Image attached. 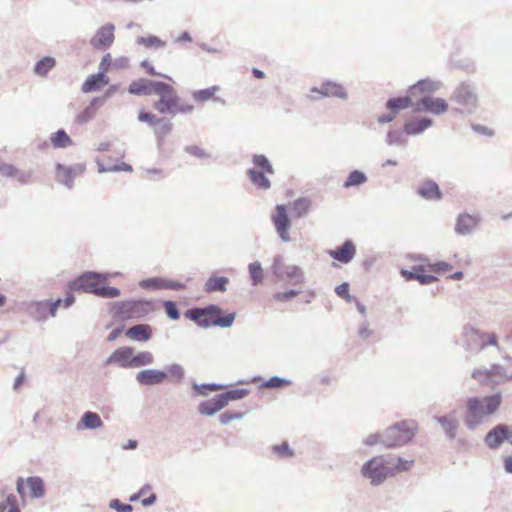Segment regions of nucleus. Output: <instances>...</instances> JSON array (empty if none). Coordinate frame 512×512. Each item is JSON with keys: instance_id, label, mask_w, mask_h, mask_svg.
<instances>
[{"instance_id": "13d9d810", "label": "nucleus", "mask_w": 512, "mask_h": 512, "mask_svg": "<svg viewBox=\"0 0 512 512\" xmlns=\"http://www.w3.org/2000/svg\"><path fill=\"white\" fill-rule=\"evenodd\" d=\"M110 507L116 509L118 512H131L132 506L129 504H122L118 499L110 501Z\"/></svg>"}, {"instance_id": "4d7b16f0", "label": "nucleus", "mask_w": 512, "mask_h": 512, "mask_svg": "<svg viewBox=\"0 0 512 512\" xmlns=\"http://www.w3.org/2000/svg\"><path fill=\"white\" fill-rule=\"evenodd\" d=\"M480 339L482 341L481 348H484L487 345L497 346V336L494 333L482 334Z\"/></svg>"}, {"instance_id": "052dcab7", "label": "nucleus", "mask_w": 512, "mask_h": 512, "mask_svg": "<svg viewBox=\"0 0 512 512\" xmlns=\"http://www.w3.org/2000/svg\"><path fill=\"white\" fill-rule=\"evenodd\" d=\"M129 66V60L126 57H119L113 60L112 70L126 69Z\"/></svg>"}, {"instance_id": "49530a36", "label": "nucleus", "mask_w": 512, "mask_h": 512, "mask_svg": "<svg viewBox=\"0 0 512 512\" xmlns=\"http://www.w3.org/2000/svg\"><path fill=\"white\" fill-rule=\"evenodd\" d=\"M253 163L257 167L261 168L264 172L269 174L273 173V168L270 165L268 159L264 155H255L253 157Z\"/></svg>"}, {"instance_id": "680f3d73", "label": "nucleus", "mask_w": 512, "mask_h": 512, "mask_svg": "<svg viewBox=\"0 0 512 512\" xmlns=\"http://www.w3.org/2000/svg\"><path fill=\"white\" fill-rule=\"evenodd\" d=\"M44 495V484L39 478H34V497H41Z\"/></svg>"}, {"instance_id": "7c9ffc66", "label": "nucleus", "mask_w": 512, "mask_h": 512, "mask_svg": "<svg viewBox=\"0 0 512 512\" xmlns=\"http://www.w3.org/2000/svg\"><path fill=\"white\" fill-rule=\"evenodd\" d=\"M219 91L220 87L215 85L206 89L194 91L192 96L196 102L203 103L215 99V96Z\"/></svg>"}, {"instance_id": "79ce46f5", "label": "nucleus", "mask_w": 512, "mask_h": 512, "mask_svg": "<svg viewBox=\"0 0 512 512\" xmlns=\"http://www.w3.org/2000/svg\"><path fill=\"white\" fill-rule=\"evenodd\" d=\"M366 181V176L361 171H352L344 183V187L357 186Z\"/></svg>"}, {"instance_id": "473e14b6", "label": "nucleus", "mask_w": 512, "mask_h": 512, "mask_svg": "<svg viewBox=\"0 0 512 512\" xmlns=\"http://www.w3.org/2000/svg\"><path fill=\"white\" fill-rule=\"evenodd\" d=\"M411 104L412 101L409 97H398L388 100L386 107L397 114L399 111L409 108Z\"/></svg>"}, {"instance_id": "412c9836", "label": "nucleus", "mask_w": 512, "mask_h": 512, "mask_svg": "<svg viewBox=\"0 0 512 512\" xmlns=\"http://www.w3.org/2000/svg\"><path fill=\"white\" fill-rule=\"evenodd\" d=\"M479 218L470 214L459 215L456 223L455 230L459 234H468L478 225Z\"/></svg>"}, {"instance_id": "4468645a", "label": "nucleus", "mask_w": 512, "mask_h": 512, "mask_svg": "<svg viewBox=\"0 0 512 512\" xmlns=\"http://www.w3.org/2000/svg\"><path fill=\"white\" fill-rule=\"evenodd\" d=\"M140 286L144 289H172L181 290L184 285L180 282L163 279V278H150L140 282Z\"/></svg>"}, {"instance_id": "864d4df0", "label": "nucleus", "mask_w": 512, "mask_h": 512, "mask_svg": "<svg viewBox=\"0 0 512 512\" xmlns=\"http://www.w3.org/2000/svg\"><path fill=\"white\" fill-rule=\"evenodd\" d=\"M164 309L169 318L177 320L180 317V313L176 304L173 301L164 302Z\"/></svg>"}, {"instance_id": "f257e3e1", "label": "nucleus", "mask_w": 512, "mask_h": 512, "mask_svg": "<svg viewBox=\"0 0 512 512\" xmlns=\"http://www.w3.org/2000/svg\"><path fill=\"white\" fill-rule=\"evenodd\" d=\"M155 94L159 99L153 106L160 114H185L192 112L194 108L192 104L182 100L176 90L165 82L157 84Z\"/></svg>"}, {"instance_id": "ddd939ff", "label": "nucleus", "mask_w": 512, "mask_h": 512, "mask_svg": "<svg viewBox=\"0 0 512 512\" xmlns=\"http://www.w3.org/2000/svg\"><path fill=\"white\" fill-rule=\"evenodd\" d=\"M328 254L333 259L346 264L354 258L356 254V248L353 242L348 240L342 246L337 247L336 249L333 250H329Z\"/></svg>"}, {"instance_id": "e2e57ef3", "label": "nucleus", "mask_w": 512, "mask_h": 512, "mask_svg": "<svg viewBox=\"0 0 512 512\" xmlns=\"http://www.w3.org/2000/svg\"><path fill=\"white\" fill-rule=\"evenodd\" d=\"M492 373L487 371L476 370L473 372L472 377L477 379L480 383H485V379H488Z\"/></svg>"}, {"instance_id": "72a5a7b5", "label": "nucleus", "mask_w": 512, "mask_h": 512, "mask_svg": "<svg viewBox=\"0 0 512 512\" xmlns=\"http://www.w3.org/2000/svg\"><path fill=\"white\" fill-rule=\"evenodd\" d=\"M311 207V201L307 198H299L292 203V211L295 217L300 218L306 215Z\"/></svg>"}, {"instance_id": "a211bd4d", "label": "nucleus", "mask_w": 512, "mask_h": 512, "mask_svg": "<svg viewBox=\"0 0 512 512\" xmlns=\"http://www.w3.org/2000/svg\"><path fill=\"white\" fill-rule=\"evenodd\" d=\"M61 300L55 302H38L34 306V318L42 320L48 316H55L57 308L61 305Z\"/></svg>"}, {"instance_id": "3c124183", "label": "nucleus", "mask_w": 512, "mask_h": 512, "mask_svg": "<svg viewBox=\"0 0 512 512\" xmlns=\"http://www.w3.org/2000/svg\"><path fill=\"white\" fill-rule=\"evenodd\" d=\"M285 275L287 278L295 280L296 283L303 281V274L297 266H290L286 269Z\"/></svg>"}, {"instance_id": "603ef678", "label": "nucleus", "mask_w": 512, "mask_h": 512, "mask_svg": "<svg viewBox=\"0 0 512 512\" xmlns=\"http://www.w3.org/2000/svg\"><path fill=\"white\" fill-rule=\"evenodd\" d=\"M101 418H82L77 424L78 429L97 428L101 425Z\"/></svg>"}, {"instance_id": "bf43d9fd", "label": "nucleus", "mask_w": 512, "mask_h": 512, "mask_svg": "<svg viewBox=\"0 0 512 512\" xmlns=\"http://www.w3.org/2000/svg\"><path fill=\"white\" fill-rule=\"evenodd\" d=\"M336 293L341 298L345 299L346 301H351V296L349 294V285L348 283H342L341 285L336 287Z\"/></svg>"}, {"instance_id": "e433bc0d", "label": "nucleus", "mask_w": 512, "mask_h": 512, "mask_svg": "<svg viewBox=\"0 0 512 512\" xmlns=\"http://www.w3.org/2000/svg\"><path fill=\"white\" fill-rule=\"evenodd\" d=\"M250 393V390L244 387H236L228 390L227 392L221 394L222 397L225 398L226 404L231 400H239L246 397Z\"/></svg>"}, {"instance_id": "c756f323", "label": "nucleus", "mask_w": 512, "mask_h": 512, "mask_svg": "<svg viewBox=\"0 0 512 512\" xmlns=\"http://www.w3.org/2000/svg\"><path fill=\"white\" fill-rule=\"evenodd\" d=\"M229 282V279L224 276H213L210 277L205 283V291L206 292H224L226 290V286Z\"/></svg>"}, {"instance_id": "5701e85b", "label": "nucleus", "mask_w": 512, "mask_h": 512, "mask_svg": "<svg viewBox=\"0 0 512 512\" xmlns=\"http://www.w3.org/2000/svg\"><path fill=\"white\" fill-rule=\"evenodd\" d=\"M312 91L327 97H346L345 89L341 85L333 82H325L321 84L319 88H313Z\"/></svg>"}, {"instance_id": "cd10ccee", "label": "nucleus", "mask_w": 512, "mask_h": 512, "mask_svg": "<svg viewBox=\"0 0 512 512\" xmlns=\"http://www.w3.org/2000/svg\"><path fill=\"white\" fill-rule=\"evenodd\" d=\"M418 193L427 200H439L441 198L438 185L432 181L424 182L418 188Z\"/></svg>"}, {"instance_id": "b1692460", "label": "nucleus", "mask_w": 512, "mask_h": 512, "mask_svg": "<svg viewBox=\"0 0 512 512\" xmlns=\"http://www.w3.org/2000/svg\"><path fill=\"white\" fill-rule=\"evenodd\" d=\"M452 270V266L444 261H439L435 263H431L428 259H422V266L420 267V271H425V274H444L450 272Z\"/></svg>"}, {"instance_id": "09e8293b", "label": "nucleus", "mask_w": 512, "mask_h": 512, "mask_svg": "<svg viewBox=\"0 0 512 512\" xmlns=\"http://www.w3.org/2000/svg\"><path fill=\"white\" fill-rule=\"evenodd\" d=\"M112 64H113V59H112V55L110 53H106L102 59H101V62L99 64V74H104V75H107V73L112 70Z\"/></svg>"}, {"instance_id": "774afa93", "label": "nucleus", "mask_w": 512, "mask_h": 512, "mask_svg": "<svg viewBox=\"0 0 512 512\" xmlns=\"http://www.w3.org/2000/svg\"><path fill=\"white\" fill-rule=\"evenodd\" d=\"M504 468L507 473H512V456L504 458Z\"/></svg>"}, {"instance_id": "c03bdc74", "label": "nucleus", "mask_w": 512, "mask_h": 512, "mask_svg": "<svg viewBox=\"0 0 512 512\" xmlns=\"http://www.w3.org/2000/svg\"><path fill=\"white\" fill-rule=\"evenodd\" d=\"M161 117H157L152 112H148L145 110H141L138 114V120L140 122L148 123L152 127H154L159 121L161 120Z\"/></svg>"}, {"instance_id": "de8ad7c7", "label": "nucleus", "mask_w": 512, "mask_h": 512, "mask_svg": "<svg viewBox=\"0 0 512 512\" xmlns=\"http://www.w3.org/2000/svg\"><path fill=\"white\" fill-rule=\"evenodd\" d=\"M95 103L96 100H93L91 104L77 116L78 122L85 123L94 117L96 114Z\"/></svg>"}, {"instance_id": "393cba45", "label": "nucleus", "mask_w": 512, "mask_h": 512, "mask_svg": "<svg viewBox=\"0 0 512 512\" xmlns=\"http://www.w3.org/2000/svg\"><path fill=\"white\" fill-rule=\"evenodd\" d=\"M225 398L222 395H216L215 397L208 399L201 403L200 412L206 415H212L219 410H221L224 406H226Z\"/></svg>"}, {"instance_id": "58836bf2", "label": "nucleus", "mask_w": 512, "mask_h": 512, "mask_svg": "<svg viewBox=\"0 0 512 512\" xmlns=\"http://www.w3.org/2000/svg\"><path fill=\"white\" fill-rule=\"evenodd\" d=\"M249 177L254 185L261 189H268L270 187L269 180L264 176L263 172L250 169L248 171Z\"/></svg>"}, {"instance_id": "37998d69", "label": "nucleus", "mask_w": 512, "mask_h": 512, "mask_svg": "<svg viewBox=\"0 0 512 512\" xmlns=\"http://www.w3.org/2000/svg\"><path fill=\"white\" fill-rule=\"evenodd\" d=\"M289 384H290L289 380L275 376V377L270 378L266 382H264L261 385V387L262 388H277L278 389V388L286 387Z\"/></svg>"}, {"instance_id": "338daca9", "label": "nucleus", "mask_w": 512, "mask_h": 512, "mask_svg": "<svg viewBox=\"0 0 512 512\" xmlns=\"http://www.w3.org/2000/svg\"><path fill=\"white\" fill-rule=\"evenodd\" d=\"M396 112H390L388 115H383L378 118V122L381 124L391 122L396 117Z\"/></svg>"}, {"instance_id": "5fc2aeb1", "label": "nucleus", "mask_w": 512, "mask_h": 512, "mask_svg": "<svg viewBox=\"0 0 512 512\" xmlns=\"http://www.w3.org/2000/svg\"><path fill=\"white\" fill-rule=\"evenodd\" d=\"M300 292L296 290H290L287 292H279L274 294V299L279 302H287L291 300L293 297L297 296Z\"/></svg>"}, {"instance_id": "39448f33", "label": "nucleus", "mask_w": 512, "mask_h": 512, "mask_svg": "<svg viewBox=\"0 0 512 512\" xmlns=\"http://www.w3.org/2000/svg\"><path fill=\"white\" fill-rule=\"evenodd\" d=\"M364 477L370 479L373 485H379L390 476L388 461L382 456H377L366 462L362 467Z\"/></svg>"}, {"instance_id": "0e129e2a", "label": "nucleus", "mask_w": 512, "mask_h": 512, "mask_svg": "<svg viewBox=\"0 0 512 512\" xmlns=\"http://www.w3.org/2000/svg\"><path fill=\"white\" fill-rule=\"evenodd\" d=\"M141 66L145 69L147 74L151 76H160V74L155 71L153 65L148 60H144L141 63Z\"/></svg>"}, {"instance_id": "c85d7f7f", "label": "nucleus", "mask_w": 512, "mask_h": 512, "mask_svg": "<svg viewBox=\"0 0 512 512\" xmlns=\"http://www.w3.org/2000/svg\"><path fill=\"white\" fill-rule=\"evenodd\" d=\"M16 490L23 503L32 498V476L27 477L26 480L23 477H18Z\"/></svg>"}, {"instance_id": "69168bd1", "label": "nucleus", "mask_w": 512, "mask_h": 512, "mask_svg": "<svg viewBox=\"0 0 512 512\" xmlns=\"http://www.w3.org/2000/svg\"><path fill=\"white\" fill-rule=\"evenodd\" d=\"M7 501L9 502L10 509L8 512H20L19 508L16 505V498L14 495H9L7 497Z\"/></svg>"}, {"instance_id": "f3484780", "label": "nucleus", "mask_w": 512, "mask_h": 512, "mask_svg": "<svg viewBox=\"0 0 512 512\" xmlns=\"http://www.w3.org/2000/svg\"><path fill=\"white\" fill-rule=\"evenodd\" d=\"M167 375L163 371L147 369L140 371L136 379L141 385H155L164 382Z\"/></svg>"}, {"instance_id": "0eeeda50", "label": "nucleus", "mask_w": 512, "mask_h": 512, "mask_svg": "<svg viewBox=\"0 0 512 512\" xmlns=\"http://www.w3.org/2000/svg\"><path fill=\"white\" fill-rule=\"evenodd\" d=\"M115 26L107 23L97 29L90 43L96 50H105L109 48L115 40Z\"/></svg>"}, {"instance_id": "4c0bfd02", "label": "nucleus", "mask_w": 512, "mask_h": 512, "mask_svg": "<svg viewBox=\"0 0 512 512\" xmlns=\"http://www.w3.org/2000/svg\"><path fill=\"white\" fill-rule=\"evenodd\" d=\"M172 130V123L162 118L159 123L153 127L154 134L159 140L164 139Z\"/></svg>"}, {"instance_id": "f704fd0d", "label": "nucleus", "mask_w": 512, "mask_h": 512, "mask_svg": "<svg viewBox=\"0 0 512 512\" xmlns=\"http://www.w3.org/2000/svg\"><path fill=\"white\" fill-rule=\"evenodd\" d=\"M50 140L55 148H66L72 144V140L62 129L52 134Z\"/></svg>"}, {"instance_id": "a18cd8bd", "label": "nucleus", "mask_w": 512, "mask_h": 512, "mask_svg": "<svg viewBox=\"0 0 512 512\" xmlns=\"http://www.w3.org/2000/svg\"><path fill=\"white\" fill-rule=\"evenodd\" d=\"M138 43L142 44L146 47H155V48L163 47L165 45V42L156 36L140 37L138 39Z\"/></svg>"}, {"instance_id": "8fccbe9b", "label": "nucleus", "mask_w": 512, "mask_h": 512, "mask_svg": "<svg viewBox=\"0 0 512 512\" xmlns=\"http://www.w3.org/2000/svg\"><path fill=\"white\" fill-rule=\"evenodd\" d=\"M433 90V84L428 81H419L417 84L410 88V93L415 95L416 93H424Z\"/></svg>"}, {"instance_id": "6e6d98bb", "label": "nucleus", "mask_w": 512, "mask_h": 512, "mask_svg": "<svg viewBox=\"0 0 512 512\" xmlns=\"http://www.w3.org/2000/svg\"><path fill=\"white\" fill-rule=\"evenodd\" d=\"M273 450L280 456V457H291L294 455L292 450L289 448L288 444L286 442H283L280 445H276L273 447Z\"/></svg>"}, {"instance_id": "bb28decb", "label": "nucleus", "mask_w": 512, "mask_h": 512, "mask_svg": "<svg viewBox=\"0 0 512 512\" xmlns=\"http://www.w3.org/2000/svg\"><path fill=\"white\" fill-rule=\"evenodd\" d=\"M455 99L458 103L469 107H475L477 103L475 94L466 85H461L457 89Z\"/></svg>"}, {"instance_id": "2eb2a0df", "label": "nucleus", "mask_w": 512, "mask_h": 512, "mask_svg": "<svg viewBox=\"0 0 512 512\" xmlns=\"http://www.w3.org/2000/svg\"><path fill=\"white\" fill-rule=\"evenodd\" d=\"M387 461L391 477H394L403 472L410 471L415 463V460L413 458L406 459L397 456L388 457Z\"/></svg>"}, {"instance_id": "c9c22d12", "label": "nucleus", "mask_w": 512, "mask_h": 512, "mask_svg": "<svg viewBox=\"0 0 512 512\" xmlns=\"http://www.w3.org/2000/svg\"><path fill=\"white\" fill-rule=\"evenodd\" d=\"M55 64L56 62L53 57H44L36 63L34 71L40 76H45L47 72L55 66Z\"/></svg>"}, {"instance_id": "9b49d317", "label": "nucleus", "mask_w": 512, "mask_h": 512, "mask_svg": "<svg viewBox=\"0 0 512 512\" xmlns=\"http://www.w3.org/2000/svg\"><path fill=\"white\" fill-rule=\"evenodd\" d=\"M134 350L131 347L124 346L116 349L107 359V364H117L121 367H132V358Z\"/></svg>"}, {"instance_id": "1a4fd4ad", "label": "nucleus", "mask_w": 512, "mask_h": 512, "mask_svg": "<svg viewBox=\"0 0 512 512\" xmlns=\"http://www.w3.org/2000/svg\"><path fill=\"white\" fill-rule=\"evenodd\" d=\"M421 266L422 259L419 258L417 262L412 266V270L402 269L400 274L406 281L416 280L421 285H427L438 280L436 276L432 274H425V271H420Z\"/></svg>"}, {"instance_id": "4be33fe9", "label": "nucleus", "mask_w": 512, "mask_h": 512, "mask_svg": "<svg viewBox=\"0 0 512 512\" xmlns=\"http://www.w3.org/2000/svg\"><path fill=\"white\" fill-rule=\"evenodd\" d=\"M126 336L132 340L146 342L152 336V329L147 324H138L126 331Z\"/></svg>"}, {"instance_id": "a878e982", "label": "nucleus", "mask_w": 512, "mask_h": 512, "mask_svg": "<svg viewBox=\"0 0 512 512\" xmlns=\"http://www.w3.org/2000/svg\"><path fill=\"white\" fill-rule=\"evenodd\" d=\"M432 125V120L428 118L409 120L404 125V131L408 135H416Z\"/></svg>"}, {"instance_id": "2f4dec72", "label": "nucleus", "mask_w": 512, "mask_h": 512, "mask_svg": "<svg viewBox=\"0 0 512 512\" xmlns=\"http://www.w3.org/2000/svg\"><path fill=\"white\" fill-rule=\"evenodd\" d=\"M137 499H141L142 504L144 506H148L155 502L156 495L151 491L150 486H145L137 494L130 497V501H135Z\"/></svg>"}, {"instance_id": "7ed1b4c3", "label": "nucleus", "mask_w": 512, "mask_h": 512, "mask_svg": "<svg viewBox=\"0 0 512 512\" xmlns=\"http://www.w3.org/2000/svg\"><path fill=\"white\" fill-rule=\"evenodd\" d=\"M185 317L193 320L201 327H230L235 320V313L225 314L215 305L206 308H194L185 312Z\"/></svg>"}, {"instance_id": "f03ea898", "label": "nucleus", "mask_w": 512, "mask_h": 512, "mask_svg": "<svg viewBox=\"0 0 512 512\" xmlns=\"http://www.w3.org/2000/svg\"><path fill=\"white\" fill-rule=\"evenodd\" d=\"M105 278L97 273L87 272L71 281L68 285L71 291L92 293L103 298H115L120 295V290L104 285Z\"/></svg>"}, {"instance_id": "9d476101", "label": "nucleus", "mask_w": 512, "mask_h": 512, "mask_svg": "<svg viewBox=\"0 0 512 512\" xmlns=\"http://www.w3.org/2000/svg\"><path fill=\"white\" fill-rule=\"evenodd\" d=\"M413 435L414 433L410 428L395 426L388 430L385 443L388 447L401 446L409 442Z\"/></svg>"}, {"instance_id": "f8f14e48", "label": "nucleus", "mask_w": 512, "mask_h": 512, "mask_svg": "<svg viewBox=\"0 0 512 512\" xmlns=\"http://www.w3.org/2000/svg\"><path fill=\"white\" fill-rule=\"evenodd\" d=\"M448 109V105L444 99L441 98H433L429 96L422 97L417 111H429L433 114H441L446 112Z\"/></svg>"}, {"instance_id": "aec40b11", "label": "nucleus", "mask_w": 512, "mask_h": 512, "mask_svg": "<svg viewBox=\"0 0 512 512\" xmlns=\"http://www.w3.org/2000/svg\"><path fill=\"white\" fill-rule=\"evenodd\" d=\"M109 77L104 74L90 75L82 85V91L85 93L98 91L109 83Z\"/></svg>"}, {"instance_id": "a19ab883", "label": "nucleus", "mask_w": 512, "mask_h": 512, "mask_svg": "<svg viewBox=\"0 0 512 512\" xmlns=\"http://www.w3.org/2000/svg\"><path fill=\"white\" fill-rule=\"evenodd\" d=\"M249 273L253 285L260 284L264 279V271L259 262H254L249 265Z\"/></svg>"}, {"instance_id": "423d86ee", "label": "nucleus", "mask_w": 512, "mask_h": 512, "mask_svg": "<svg viewBox=\"0 0 512 512\" xmlns=\"http://www.w3.org/2000/svg\"><path fill=\"white\" fill-rule=\"evenodd\" d=\"M501 402V395L495 394L481 399L471 398L467 402V407L469 413L473 416H486L495 413Z\"/></svg>"}, {"instance_id": "6ab92c4d", "label": "nucleus", "mask_w": 512, "mask_h": 512, "mask_svg": "<svg viewBox=\"0 0 512 512\" xmlns=\"http://www.w3.org/2000/svg\"><path fill=\"white\" fill-rule=\"evenodd\" d=\"M508 426H497L491 430L485 437V442L488 447L495 449L498 448L505 439H507Z\"/></svg>"}, {"instance_id": "dca6fc26", "label": "nucleus", "mask_w": 512, "mask_h": 512, "mask_svg": "<svg viewBox=\"0 0 512 512\" xmlns=\"http://www.w3.org/2000/svg\"><path fill=\"white\" fill-rule=\"evenodd\" d=\"M160 81H151L147 79H138L133 81L129 87L128 91L134 95H152L155 94L156 86Z\"/></svg>"}, {"instance_id": "6e6552de", "label": "nucleus", "mask_w": 512, "mask_h": 512, "mask_svg": "<svg viewBox=\"0 0 512 512\" xmlns=\"http://www.w3.org/2000/svg\"><path fill=\"white\" fill-rule=\"evenodd\" d=\"M271 219L279 237L285 242L290 241L289 229L291 223L286 207L284 205H277Z\"/></svg>"}, {"instance_id": "ea45409f", "label": "nucleus", "mask_w": 512, "mask_h": 512, "mask_svg": "<svg viewBox=\"0 0 512 512\" xmlns=\"http://www.w3.org/2000/svg\"><path fill=\"white\" fill-rule=\"evenodd\" d=\"M153 355L148 351L139 352L137 355L133 354L132 367H141L153 363Z\"/></svg>"}, {"instance_id": "20e7f679", "label": "nucleus", "mask_w": 512, "mask_h": 512, "mask_svg": "<svg viewBox=\"0 0 512 512\" xmlns=\"http://www.w3.org/2000/svg\"><path fill=\"white\" fill-rule=\"evenodd\" d=\"M154 311V305L148 300H126L113 304L111 313L120 320L140 319Z\"/></svg>"}]
</instances>
